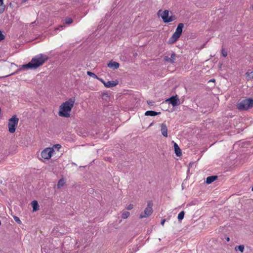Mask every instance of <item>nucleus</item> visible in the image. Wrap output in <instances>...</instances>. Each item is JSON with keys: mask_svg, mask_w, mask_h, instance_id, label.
<instances>
[{"mask_svg": "<svg viewBox=\"0 0 253 253\" xmlns=\"http://www.w3.org/2000/svg\"><path fill=\"white\" fill-rule=\"evenodd\" d=\"M47 59L48 57L46 55L39 54L33 58L28 64L23 65L20 69H36L43 65Z\"/></svg>", "mask_w": 253, "mask_h": 253, "instance_id": "1", "label": "nucleus"}, {"mask_svg": "<svg viewBox=\"0 0 253 253\" xmlns=\"http://www.w3.org/2000/svg\"><path fill=\"white\" fill-rule=\"evenodd\" d=\"M75 102V97H71L68 101L62 103L59 107V116L66 118L70 117V113L74 106Z\"/></svg>", "mask_w": 253, "mask_h": 253, "instance_id": "2", "label": "nucleus"}, {"mask_svg": "<svg viewBox=\"0 0 253 253\" xmlns=\"http://www.w3.org/2000/svg\"><path fill=\"white\" fill-rule=\"evenodd\" d=\"M253 106V99L247 98L237 104V108L239 110H247Z\"/></svg>", "mask_w": 253, "mask_h": 253, "instance_id": "3", "label": "nucleus"}, {"mask_svg": "<svg viewBox=\"0 0 253 253\" xmlns=\"http://www.w3.org/2000/svg\"><path fill=\"white\" fill-rule=\"evenodd\" d=\"M158 15L161 17L164 23H169L174 20L172 16H169V11L168 10H165L163 11L162 10H159L158 12Z\"/></svg>", "mask_w": 253, "mask_h": 253, "instance_id": "4", "label": "nucleus"}, {"mask_svg": "<svg viewBox=\"0 0 253 253\" xmlns=\"http://www.w3.org/2000/svg\"><path fill=\"white\" fill-rule=\"evenodd\" d=\"M19 119L16 115H14L8 121V130L10 133H14L15 131L16 127L18 125Z\"/></svg>", "mask_w": 253, "mask_h": 253, "instance_id": "5", "label": "nucleus"}, {"mask_svg": "<svg viewBox=\"0 0 253 253\" xmlns=\"http://www.w3.org/2000/svg\"><path fill=\"white\" fill-rule=\"evenodd\" d=\"M183 27L184 25L183 23H179L178 25L175 32L169 39L170 42H174L177 40L181 35Z\"/></svg>", "mask_w": 253, "mask_h": 253, "instance_id": "6", "label": "nucleus"}, {"mask_svg": "<svg viewBox=\"0 0 253 253\" xmlns=\"http://www.w3.org/2000/svg\"><path fill=\"white\" fill-rule=\"evenodd\" d=\"M54 152L53 148L47 147L42 151L41 155L42 158L48 160L51 157Z\"/></svg>", "mask_w": 253, "mask_h": 253, "instance_id": "7", "label": "nucleus"}, {"mask_svg": "<svg viewBox=\"0 0 253 253\" xmlns=\"http://www.w3.org/2000/svg\"><path fill=\"white\" fill-rule=\"evenodd\" d=\"M152 206H153L152 203L151 201H149L148 203L147 207L144 210V212L140 214V218H146L151 215V214L152 213V212L153 211Z\"/></svg>", "mask_w": 253, "mask_h": 253, "instance_id": "8", "label": "nucleus"}, {"mask_svg": "<svg viewBox=\"0 0 253 253\" xmlns=\"http://www.w3.org/2000/svg\"><path fill=\"white\" fill-rule=\"evenodd\" d=\"M169 104H171L173 107L180 104V101L177 95L173 96L168 99L166 101Z\"/></svg>", "mask_w": 253, "mask_h": 253, "instance_id": "9", "label": "nucleus"}, {"mask_svg": "<svg viewBox=\"0 0 253 253\" xmlns=\"http://www.w3.org/2000/svg\"><path fill=\"white\" fill-rule=\"evenodd\" d=\"M161 131L162 135L165 137H168V128L166 125L164 123H163L161 125Z\"/></svg>", "mask_w": 253, "mask_h": 253, "instance_id": "10", "label": "nucleus"}, {"mask_svg": "<svg viewBox=\"0 0 253 253\" xmlns=\"http://www.w3.org/2000/svg\"><path fill=\"white\" fill-rule=\"evenodd\" d=\"M118 84L117 81H108L105 84V86L106 87H112L117 85Z\"/></svg>", "mask_w": 253, "mask_h": 253, "instance_id": "11", "label": "nucleus"}, {"mask_svg": "<svg viewBox=\"0 0 253 253\" xmlns=\"http://www.w3.org/2000/svg\"><path fill=\"white\" fill-rule=\"evenodd\" d=\"M119 65H120V64L119 63H118L117 62H115V61L110 62L108 64V67H109L110 68L114 69L118 68L119 67Z\"/></svg>", "mask_w": 253, "mask_h": 253, "instance_id": "12", "label": "nucleus"}, {"mask_svg": "<svg viewBox=\"0 0 253 253\" xmlns=\"http://www.w3.org/2000/svg\"><path fill=\"white\" fill-rule=\"evenodd\" d=\"M176 55L175 53H172L171 54L170 57H168L167 56L165 57V60L169 62L170 63H173L175 59Z\"/></svg>", "mask_w": 253, "mask_h": 253, "instance_id": "13", "label": "nucleus"}, {"mask_svg": "<svg viewBox=\"0 0 253 253\" xmlns=\"http://www.w3.org/2000/svg\"><path fill=\"white\" fill-rule=\"evenodd\" d=\"M217 178V176H208L206 179V183L207 184H211Z\"/></svg>", "mask_w": 253, "mask_h": 253, "instance_id": "14", "label": "nucleus"}, {"mask_svg": "<svg viewBox=\"0 0 253 253\" xmlns=\"http://www.w3.org/2000/svg\"><path fill=\"white\" fill-rule=\"evenodd\" d=\"M174 148L176 155L177 156H180L181 155V150L178 145L176 143H174Z\"/></svg>", "mask_w": 253, "mask_h": 253, "instance_id": "15", "label": "nucleus"}, {"mask_svg": "<svg viewBox=\"0 0 253 253\" xmlns=\"http://www.w3.org/2000/svg\"><path fill=\"white\" fill-rule=\"evenodd\" d=\"M32 206L33 208V211H37L39 209V205L38 204V203L37 201H33L31 203Z\"/></svg>", "mask_w": 253, "mask_h": 253, "instance_id": "16", "label": "nucleus"}, {"mask_svg": "<svg viewBox=\"0 0 253 253\" xmlns=\"http://www.w3.org/2000/svg\"><path fill=\"white\" fill-rule=\"evenodd\" d=\"M160 114V112H156L154 111H147L145 113L146 116H155Z\"/></svg>", "mask_w": 253, "mask_h": 253, "instance_id": "17", "label": "nucleus"}, {"mask_svg": "<svg viewBox=\"0 0 253 253\" xmlns=\"http://www.w3.org/2000/svg\"><path fill=\"white\" fill-rule=\"evenodd\" d=\"M65 183V179L63 178L60 179L57 183V187L58 188H60L62 187H63Z\"/></svg>", "mask_w": 253, "mask_h": 253, "instance_id": "18", "label": "nucleus"}, {"mask_svg": "<svg viewBox=\"0 0 253 253\" xmlns=\"http://www.w3.org/2000/svg\"><path fill=\"white\" fill-rule=\"evenodd\" d=\"M3 0H0V14L2 13L5 9Z\"/></svg>", "mask_w": 253, "mask_h": 253, "instance_id": "19", "label": "nucleus"}, {"mask_svg": "<svg viewBox=\"0 0 253 253\" xmlns=\"http://www.w3.org/2000/svg\"><path fill=\"white\" fill-rule=\"evenodd\" d=\"M244 246L242 245H239V246H236L235 247V250L236 251H240L241 252H243L244 251Z\"/></svg>", "mask_w": 253, "mask_h": 253, "instance_id": "20", "label": "nucleus"}, {"mask_svg": "<svg viewBox=\"0 0 253 253\" xmlns=\"http://www.w3.org/2000/svg\"><path fill=\"white\" fill-rule=\"evenodd\" d=\"M246 75V78L248 80L253 79V72H247Z\"/></svg>", "mask_w": 253, "mask_h": 253, "instance_id": "21", "label": "nucleus"}, {"mask_svg": "<svg viewBox=\"0 0 253 253\" xmlns=\"http://www.w3.org/2000/svg\"><path fill=\"white\" fill-rule=\"evenodd\" d=\"M185 212L184 211H181L178 214L177 218L179 220H181L183 219Z\"/></svg>", "mask_w": 253, "mask_h": 253, "instance_id": "22", "label": "nucleus"}, {"mask_svg": "<svg viewBox=\"0 0 253 253\" xmlns=\"http://www.w3.org/2000/svg\"><path fill=\"white\" fill-rule=\"evenodd\" d=\"M130 213L128 211H124L122 214V217L124 219L127 218L129 216Z\"/></svg>", "mask_w": 253, "mask_h": 253, "instance_id": "23", "label": "nucleus"}, {"mask_svg": "<svg viewBox=\"0 0 253 253\" xmlns=\"http://www.w3.org/2000/svg\"><path fill=\"white\" fill-rule=\"evenodd\" d=\"M73 23V19L70 17H67L65 19V23L66 24H70Z\"/></svg>", "mask_w": 253, "mask_h": 253, "instance_id": "24", "label": "nucleus"}, {"mask_svg": "<svg viewBox=\"0 0 253 253\" xmlns=\"http://www.w3.org/2000/svg\"><path fill=\"white\" fill-rule=\"evenodd\" d=\"M87 74L90 77H92V78L94 79H98V77L96 75H95L94 73L90 72V71H87Z\"/></svg>", "mask_w": 253, "mask_h": 253, "instance_id": "25", "label": "nucleus"}, {"mask_svg": "<svg viewBox=\"0 0 253 253\" xmlns=\"http://www.w3.org/2000/svg\"><path fill=\"white\" fill-rule=\"evenodd\" d=\"M52 148H53V150H54V149H56L57 150V151H59V150L61 148V145L60 144H55L53 146V147Z\"/></svg>", "mask_w": 253, "mask_h": 253, "instance_id": "26", "label": "nucleus"}, {"mask_svg": "<svg viewBox=\"0 0 253 253\" xmlns=\"http://www.w3.org/2000/svg\"><path fill=\"white\" fill-rule=\"evenodd\" d=\"M14 219L17 223H18V224L21 223V221L18 217L16 216H14Z\"/></svg>", "mask_w": 253, "mask_h": 253, "instance_id": "27", "label": "nucleus"}, {"mask_svg": "<svg viewBox=\"0 0 253 253\" xmlns=\"http://www.w3.org/2000/svg\"><path fill=\"white\" fill-rule=\"evenodd\" d=\"M221 53L222 54V55L224 56V57H226L227 56V52H226V51H225V50L224 49H222L221 50Z\"/></svg>", "mask_w": 253, "mask_h": 253, "instance_id": "28", "label": "nucleus"}, {"mask_svg": "<svg viewBox=\"0 0 253 253\" xmlns=\"http://www.w3.org/2000/svg\"><path fill=\"white\" fill-rule=\"evenodd\" d=\"M5 39V36L2 34V32L0 31V41L3 40Z\"/></svg>", "mask_w": 253, "mask_h": 253, "instance_id": "29", "label": "nucleus"}, {"mask_svg": "<svg viewBox=\"0 0 253 253\" xmlns=\"http://www.w3.org/2000/svg\"><path fill=\"white\" fill-rule=\"evenodd\" d=\"M64 27H65V26H63V25L59 26L58 27L55 28V31L62 30V29H63V28Z\"/></svg>", "mask_w": 253, "mask_h": 253, "instance_id": "30", "label": "nucleus"}, {"mask_svg": "<svg viewBox=\"0 0 253 253\" xmlns=\"http://www.w3.org/2000/svg\"><path fill=\"white\" fill-rule=\"evenodd\" d=\"M133 205L132 204H129V205L127 206V207H126V209L127 210H132L133 208Z\"/></svg>", "mask_w": 253, "mask_h": 253, "instance_id": "31", "label": "nucleus"}, {"mask_svg": "<svg viewBox=\"0 0 253 253\" xmlns=\"http://www.w3.org/2000/svg\"><path fill=\"white\" fill-rule=\"evenodd\" d=\"M101 83L105 85V84H106V82H105L103 79L99 78L98 79Z\"/></svg>", "mask_w": 253, "mask_h": 253, "instance_id": "32", "label": "nucleus"}, {"mask_svg": "<svg viewBox=\"0 0 253 253\" xmlns=\"http://www.w3.org/2000/svg\"><path fill=\"white\" fill-rule=\"evenodd\" d=\"M165 221H166V219H163V220L161 221V224L162 226H164V223H165Z\"/></svg>", "mask_w": 253, "mask_h": 253, "instance_id": "33", "label": "nucleus"}, {"mask_svg": "<svg viewBox=\"0 0 253 253\" xmlns=\"http://www.w3.org/2000/svg\"><path fill=\"white\" fill-rule=\"evenodd\" d=\"M226 240L227 241V242H229L230 241V238L229 237H226Z\"/></svg>", "mask_w": 253, "mask_h": 253, "instance_id": "34", "label": "nucleus"}, {"mask_svg": "<svg viewBox=\"0 0 253 253\" xmlns=\"http://www.w3.org/2000/svg\"><path fill=\"white\" fill-rule=\"evenodd\" d=\"M210 82H214V79L211 80H210Z\"/></svg>", "mask_w": 253, "mask_h": 253, "instance_id": "35", "label": "nucleus"}, {"mask_svg": "<svg viewBox=\"0 0 253 253\" xmlns=\"http://www.w3.org/2000/svg\"><path fill=\"white\" fill-rule=\"evenodd\" d=\"M34 23H35V22H32V23H31V24H32V25H34Z\"/></svg>", "mask_w": 253, "mask_h": 253, "instance_id": "36", "label": "nucleus"}, {"mask_svg": "<svg viewBox=\"0 0 253 253\" xmlns=\"http://www.w3.org/2000/svg\"><path fill=\"white\" fill-rule=\"evenodd\" d=\"M152 126V123H151V124H150V126Z\"/></svg>", "mask_w": 253, "mask_h": 253, "instance_id": "37", "label": "nucleus"}, {"mask_svg": "<svg viewBox=\"0 0 253 253\" xmlns=\"http://www.w3.org/2000/svg\"><path fill=\"white\" fill-rule=\"evenodd\" d=\"M1 225V221L0 220V225Z\"/></svg>", "mask_w": 253, "mask_h": 253, "instance_id": "38", "label": "nucleus"}, {"mask_svg": "<svg viewBox=\"0 0 253 253\" xmlns=\"http://www.w3.org/2000/svg\"><path fill=\"white\" fill-rule=\"evenodd\" d=\"M252 191H253V187L252 188Z\"/></svg>", "mask_w": 253, "mask_h": 253, "instance_id": "39", "label": "nucleus"}]
</instances>
